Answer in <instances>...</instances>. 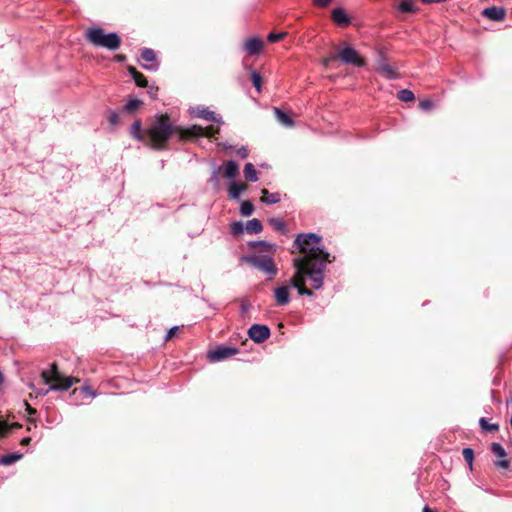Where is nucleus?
Listing matches in <instances>:
<instances>
[{
	"mask_svg": "<svg viewBox=\"0 0 512 512\" xmlns=\"http://www.w3.org/2000/svg\"><path fill=\"white\" fill-rule=\"evenodd\" d=\"M321 240L316 233H300L294 240L303 255L294 258L293 265L300 276L308 275L315 290L322 288L326 266L331 263L329 252L320 247Z\"/></svg>",
	"mask_w": 512,
	"mask_h": 512,
	"instance_id": "obj_1",
	"label": "nucleus"
},
{
	"mask_svg": "<svg viewBox=\"0 0 512 512\" xmlns=\"http://www.w3.org/2000/svg\"><path fill=\"white\" fill-rule=\"evenodd\" d=\"M219 132V128L214 130L212 127L204 128L199 125H192L184 128L174 125L168 115L158 114L146 128V145L154 150L166 149L169 139L177 135L180 141L199 137H212Z\"/></svg>",
	"mask_w": 512,
	"mask_h": 512,
	"instance_id": "obj_2",
	"label": "nucleus"
},
{
	"mask_svg": "<svg viewBox=\"0 0 512 512\" xmlns=\"http://www.w3.org/2000/svg\"><path fill=\"white\" fill-rule=\"evenodd\" d=\"M42 378L45 384H49L47 388L37 390L40 395H46L50 391L68 390L74 383L73 377L63 378L59 373L57 366L52 364L50 369L42 371Z\"/></svg>",
	"mask_w": 512,
	"mask_h": 512,
	"instance_id": "obj_3",
	"label": "nucleus"
},
{
	"mask_svg": "<svg viewBox=\"0 0 512 512\" xmlns=\"http://www.w3.org/2000/svg\"><path fill=\"white\" fill-rule=\"evenodd\" d=\"M86 39L96 47H102L111 51L119 49L121 38L116 32L105 33L102 28H92L86 32Z\"/></svg>",
	"mask_w": 512,
	"mask_h": 512,
	"instance_id": "obj_4",
	"label": "nucleus"
},
{
	"mask_svg": "<svg viewBox=\"0 0 512 512\" xmlns=\"http://www.w3.org/2000/svg\"><path fill=\"white\" fill-rule=\"evenodd\" d=\"M241 260L268 274L269 279H272L278 272L273 258L269 255H245L241 257Z\"/></svg>",
	"mask_w": 512,
	"mask_h": 512,
	"instance_id": "obj_5",
	"label": "nucleus"
},
{
	"mask_svg": "<svg viewBox=\"0 0 512 512\" xmlns=\"http://www.w3.org/2000/svg\"><path fill=\"white\" fill-rule=\"evenodd\" d=\"M338 58L344 64L353 65L356 67H363L365 65L364 60L360 57L359 53L351 46L347 45L343 47L339 53Z\"/></svg>",
	"mask_w": 512,
	"mask_h": 512,
	"instance_id": "obj_6",
	"label": "nucleus"
},
{
	"mask_svg": "<svg viewBox=\"0 0 512 512\" xmlns=\"http://www.w3.org/2000/svg\"><path fill=\"white\" fill-rule=\"evenodd\" d=\"M238 353V349L225 345L217 346L215 349L208 351L207 358L210 362H219L228 359Z\"/></svg>",
	"mask_w": 512,
	"mask_h": 512,
	"instance_id": "obj_7",
	"label": "nucleus"
},
{
	"mask_svg": "<svg viewBox=\"0 0 512 512\" xmlns=\"http://www.w3.org/2000/svg\"><path fill=\"white\" fill-rule=\"evenodd\" d=\"M248 335L255 343H262L270 337L271 331L267 325L253 324L248 329Z\"/></svg>",
	"mask_w": 512,
	"mask_h": 512,
	"instance_id": "obj_8",
	"label": "nucleus"
},
{
	"mask_svg": "<svg viewBox=\"0 0 512 512\" xmlns=\"http://www.w3.org/2000/svg\"><path fill=\"white\" fill-rule=\"evenodd\" d=\"M190 113L193 117L203 118L208 121L223 124L222 117L220 115H217L214 111L209 110L207 107L198 106L191 108Z\"/></svg>",
	"mask_w": 512,
	"mask_h": 512,
	"instance_id": "obj_9",
	"label": "nucleus"
},
{
	"mask_svg": "<svg viewBox=\"0 0 512 512\" xmlns=\"http://www.w3.org/2000/svg\"><path fill=\"white\" fill-rule=\"evenodd\" d=\"M491 451L497 457V460L495 461L496 467L502 469H508L510 467V461L507 459V453L500 443H492Z\"/></svg>",
	"mask_w": 512,
	"mask_h": 512,
	"instance_id": "obj_10",
	"label": "nucleus"
},
{
	"mask_svg": "<svg viewBox=\"0 0 512 512\" xmlns=\"http://www.w3.org/2000/svg\"><path fill=\"white\" fill-rule=\"evenodd\" d=\"M377 71L378 73L384 75L389 80H394L399 78V74L393 66L386 63L384 57L381 55L377 60Z\"/></svg>",
	"mask_w": 512,
	"mask_h": 512,
	"instance_id": "obj_11",
	"label": "nucleus"
},
{
	"mask_svg": "<svg viewBox=\"0 0 512 512\" xmlns=\"http://www.w3.org/2000/svg\"><path fill=\"white\" fill-rule=\"evenodd\" d=\"M141 58L150 64L143 65V68L149 71H157L159 63L156 61V53L151 48H144L141 50Z\"/></svg>",
	"mask_w": 512,
	"mask_h": 512,
	"instance_id": "obj_12",
	"label": "nucleus"
},
{
	"mask_svg": "<svg viewBox=\"0 0 512 512\" xmlns=\"http://www.w3.org/2000/svg\"><path fill=\"white\" fill-rule=\"evenodd\" d=\"M306 276L307 275L300 276L296 270L295 276L290 280V285L297 289L299 295L312 297L314 295L313 292L304 286Z\"/></svg>",
	"mask_w": 512,
	"mask_h": 512,
	"instance_id": "obj_13",
	"label": "nucleus"
},
{
	"mask_svg": "<svg viewBox=\"0 0 512 512\" xmlns=\"http://www.w3.org/2000/svg\"><path fill=\"white\" fill-rule=\"evenodd\" d=\"M482 15L492 21H502L505 18L506 10L503 7L491 6L482 11Z\"/></svg>",
	"mask_w": 512,
	"mask_h": 512,
	"instance_id": "obj_14",
	"label": "nucleus"
},
{
	"mask_svg": "<svg viewBox=\"0 0 512 512\" xmlns=\"http://www.w3.org/2000/svg\"><path fill=\"white\" fill-rule=\"evenodd\" d=\"M331 18L336 24L343 27L349 25L351 22L350 17L347 15V13L342 7H337L333 9L331 13Z\"/></svg>",
	"mask_w": 512,
	"mask_h": 512,
	"instance_id": "obj_15",
	"label": "nucleus"
},
{
	"mask_svg": "<svg viewBox=\"0 0 512 512\" xmlns=\"http://www.w3.org/2000/svg\"><path fill=\"white\" fill-rule=\"evenodd\" d=\"M275 301L280 306H286L290 302V293L288 286H281L274 289Z\"/></svg>",
	"mask_w": 512,
	"mask_h": 512,
	"instance_id": "obj_16",
	"label": "nucleus"
},
{
	"mask_svg": "<svg viewBox=\"0 0 512 512\" xmlns=\"http://www.w3.org/2000/svg\"><path fill=\"white\" fill-rule=\"evenodd\" d=\"M249 246L251 249H253L254 251L259 252V253H264V252L274 253L276 250L275 244L270 243L265 240L251 241L249 243Z\"/></svg>",
	"mask_w": 512,
	"mask_h": 512,
	"instance_id": "obj_17",
	"label": "nucleus"
},
{
	"mask_svg": "<svg viewBox=\"0 0 512 512\" xmlns=\"http://www.w3.org/2000/svg\"><path fill=\"white\" fill-rule=\"evenodd\" d=\"M244 48L249 54L257 55L263 49V42L260 38L253 37L246 41Z\"/></svg>",
	"mask_w": 512,
	"mask_h": 512,
	"instance_id": "obj_18",
	"label": "nucleus"
},
{
	"mask_svg": "<svg viewBox=\"0 0 512 512\" xmlns=\"http://www.w3.org/2000/svg\"><path fill=\"white\" fill-rule=\"evenodd\" d=\"M141 127H142L141 120H136L130 127V135L135 140L146 144V141H147L146 129L144 131H142Z\"/></svg>",
	"mask_w": 512,
	"mask_h": 512,
	"instance_id": "obj_19",
	"label": "nucleus"
},
{
	"mask_svg": "<svg viewBox=\"0 0 512 512\" xmlns=\"http://www.w3.org/2000/svg\"><path fill=\"white\" fill-rule=\"evenodd\" d=\"M247 189V185L243 183H237L235 181H231L229 185V197L233 200H237L240 197V194L243 193Z\"/></svg>",
	"mask_w": 512,
	"mask_h": 512,
	"instance_id": "obj_20",
	"label": "nucleus"
},
{
	"mask_svg": "<svg viewBox=\"0 0 512 512\" xmlns=\"http://www.w3.org/2000/svg\"><path fill=\"white\" fill-rule=\"evenodd\" d=\"M262 198L261 201L265 204H276L281 200V195L279 192H269L267 189H262Z\"/></svg>",
	"mask_w": 512,
	"mask_h": 512,
	"instance_id": "obj_21",
	"label": "nucleus"
},
{
	"mask_svg": "<svg viewBox=\"0 0 512 512\" xmlns=\"http://www.w3.org/2000/svg\"><path fill=\"white\" fill-rule=\"evenodd\" d=\"M239 173V166L234 160H228L225 164L224 174L228 179L234 181V178Z\"/></svg>",
	"mask_w": 512,
	"mask_h": 512,
	"instance_id": "obj_22",
	"label": "nucleus"
},
{
	"mask_svg": "<svg viewBox=\"0 0 512 512\" xmlns=\"http://www.w3.org/2000/svg\"><path fill=\"white\" fill-rule=\"evenodd\" d=\"M274 114L279 123L285 127H292L294 125L293 119L279 108H274Z\"/></svg>",
	"mask_w": 512,
	"mask_h": 512,
	"instance_id": "obj_23",
	"label": "nucleus"
},
{
	"mask_svg": "<svg viewBox=\"0 0 512 512\" xmlns=\"http://www.w3.org/2000/svg\"><path fill=\"white\" fill-rule=\"evenodd\" d=\"M128 71H129L130 75L132 76V78L135 81L137 86H139V87H147L148 86L147 79L145 78V76L142 73L137 71L136 68L130 66L128 68Z\"/></svg>",
	"mask_w": 512,
	"mask_h": 512,
	"instance_id": "obj_24",
	"label": "nucleus"
},
{
	"mask_svg": "<svg viewBox=\"0 0 512 512\" xmlns=\"http://www.w3.org/2000/svg\"><path fill=\"white\" fill-rule=\"evenodd\" d=\"M263 225L260 220L253 218L248 220L245 226V230L248 234H258L262 231Z\"/></svg>",
	"mask_w": 512,
	"mask_h": 512,
	"instance_id": "obj_25",
	"label": "nucleus"
},
{
	"mask_svg": "<svg viewBox=\"0 0 512 512\" xmlns=\"http://www.w3.org/2000/svg\"><path fill=\"white\" fill-rule=\"evenodd\" d=\"M243 173L249 182H256L258 180V172L252 163H246Z\"/></svg>",
	"mask_w": 512,
	"mask_h": 512,
	"instance_id": "obj_26",
	"label": "nucleus"
},
{
	"mask_svg": "<svg viewBox=\"0 0 512 512\" xmlns=\"http://www.w3.org/2000/svg\"><path fill=\"white\" fill-rule=\"evenodd\" d=\"M22 456L23 455L21 453H10L3 455L2 457H0V464L4 466L12 465L13 463L21 459Z\"/></svg>",
	"mask_w": 512,
	"mask_h": 512,
	"instance_id": "obj_27",
	"label": "nucleus"
},
{
	"mask_svg": "<svg viewBox=\"0 0 512 512\" xmlns=\"http://www.w3.org/2000/svg\"><path fill=\"white\" fill-rule=\"evenodd\" d=\"M269 224L273 227L274 230L281 234L287 233V227L285 222L280 218H270L268 220Z\"/></svg>",
	"mask_w": 512,
	"mask_h": 512,
	"instance_id": "obj_28",
	"label": "nucleus"
},
{
	"mask_svg": "<svg viewBox=\"0 0 512 512\" xmlns=\"http://www.w3.org/2000/svg\"><path fill=\"white\" fill-rule=\"evenodd\" d=\"M142 105V101L137 98H130L124 105L123 110L127 113L135 112Z\"/></svg>",
	"mask_w": 512,
	"mask_h": 512,
	"instance_id": "obj_29",
	"label": "nucleus"
},
{
	"mask_svg": "<svg viewBox=\"0 0 512 512\" xmlns=\"http://www.w3.org/2000/svg\"><path fill=\"white\" fill-rule=\"evenodd\" d=\"M479 425L484 431L496 432L499 430V425L497 423H489V421L484 417L480 418Z\"/></svg>",
	"mask_w": 512,
	"mask_h": 512,
	"instance_id": "obj_30",
	"label": "nucleus"
},
{
	"mask_svg": "<svg viewBox=\"0 0 512 512\" xmlns=\"http://www.w3.org/2000/svg\"><path fill=\"white\" fill-rule=\"evenodd\" d=\"M398 9L402 13H412L416 11L413 0H402L398 6Z\"/></svg>",
	"mask_w": 512,
	"mask_h": 512,
	"instance_id": "obj_31",
	"label": "nucleus"
},
{
	"mask_svg": "<svg viewBox=\"0 0 512 512\" xmlns=\"http://www.w3.org/2000/svg\"><path fill=\"white\" fill-rule=\"evenodd\" d=\"M254 212V205L250 201L242 202L240 206V213L244 217H249Z\"/></svg>",
	"mask_w": 512,
	"mask_h": 512,
	"instance_id": "obj_32",
	"label": "nucleus"
},
{
	"mask_svg": "<svg viewBox=\"0 0 512 512\" xmlns=\"http://www.w3.org/2000/svg\"><path fill=\"white\" fill-rule=\"evenodd\" d=\"M397 97L403 102H409L415 98L414 93L409 89L400 90L397 94Z\"/></svg>",
	"mask_w": 512,
	"mask_h": 512,
	"instance_id": "obj_33",
	"label": "nucleus"
},
{
	"mask_svg": "<svg viewBox=\"0 0 512 512\" xmlns=\"http://www.w3.org/2000/svg\"><path fill=\"white\" fill-rule=\"evenodd\" d=\"M462 455L464 457V460L467 462L469 469L472 470L473 467V458H474V451L472 448L466 447L462 451Z\"/></svg>",
	"mask_w": 512,
	"mask_h": 512,
	"instance_id": "obj_34",
	"label": "nucleus"
},
{
	"mask_svg": "<svg viewBox=\"0 0 512 512\" xmlns=\"http://www.w3.org/2000/svg\"><path fill=\"white\" fill-rule=\"evenodd\" d=\"M251 81H252L253 86L255 87L256 91L258 93H260L262 77H261L260 73H258L256 70H253L251 72Z\"/></svg>",
	"mask_w": 512,
	"mask_h": 512,
	"instance_id": "obj_35",
	"label": "nucleus"
},
{
	"mask_svg": "<svg viewBox=\"0 0 512 512\" xmlns=\"http://www.w3.org/2000/svg\"><path fill=\"white\" fill-rule=\"evenodd\" d=\"M230 231H231V234H233V235L242 234L244 231L243 223L241 221H236V222L232 223Z\"/></svg>",
	"mask_w": 512,
	"mask_h": 512,
	"instance_id": "obj_36",
	"label": "nucleus"
},
{
	"mask_svg": "<svg viewBox=\"0 0 512 512\" xmlns=\"http://www.w3.org/2000/svg\"><path fill=\"white\" fill-rule=\"evenodd\" d=\"M286 35H287L286 32H280V33H273V32H271V33L268 34L267 40L270 43H275L277 41L282 40Z\"/></svg>",
	"mask_w": 512,
	"mask_h": 512,
	"instance_id": "obj_37",
	"label": "nucleus"
},
{
	"mask_svg": "<svg viewBox=\"0 0 512 512\" xmlns=\"http://www.w3.org/2000/svg\"><path fill=\"white\" fill-rule=\"evenodd\" d=\"M433 106H434L433 101H431L429 99L421 100L419 103V107L423 111H429L430 109L433 108Z\"/></svg>",
	"mask_w": 512,
	"mask_h": 512,
	"instance_id": "obj_38",
	"label": "nucleus"
},
{
	"mask_svg": "<svg viewBox=\"0 0 512 512\" xmlns=\"http://www.w3.org/2000/svg\"><path fill=\"white\" fill-rule=\"evenodd\" d=\"M119 114H120V112L117 110L110 112L109 122L111 125L115 126L119 123Z\"/></svg>",
	"mask_w": 512,
	"mask_h": 512,
	"instance_id": "obj_39",
	"label": "nucleus"
},
{
	"mask_svg": "<svg viewBox=\"0 0 512 512\" xmlns=\"http://www.w3.org/2000/svg\"><path fill=\"white\" fill-rule=\"evenodd\" d=\"M331 1L332 0H313V4L315 6L324 8V7H327L330 4Z\"/></svg>",
	"mask_w": 512,
	"mask_h": 512,
	"instance_id": "obj_40",
	"label": "nucleus"
},
{
	"mask_svg": "<svg viewBox=\"0 0 512 512\" xmlns=\"http://www.w3.org/2000/svg\"><path fill=\"white\" fill-rule=\"evenodd\" d=\"M251 308V305L247 301H242L240 306L241 314H246Z\"/></svg>",
	"mask_w": 512,
	"mask_h": 512,
	"instance_id": "obj_41",
	"label": "nucleus"
},
{
	"mask_svg": "<svg viewBox=\"0 0 512 512\" xmlns=\"http://www.w3.org/2000/svg\"><path fill=\"white\" fill-rule=\"evenodd\" d=\"M177 330H178V326H173V327H171V328L168 330V332L166 333L165 339H166V340L171 339V338L175 335V333H176V331H177Z\"/></svg>",
	"mask_w": 512,
	"mask_h": 512,
	"instance_id": "obj_42",
	"label": "nucleus"
},
{
	"mask_svg": "<svg viewBox=\"0 0 512 512\" xmlns=\"http://www.w3.org/2000/svg\"><path fill=\"white\" fill-rule=\"evenodd\" d=\"M237 154H238L241 158L245 159V158H247V157H248V150H247L245 147H241V148H239V149L237 150Z\"/></svg>",
	"mask_w": 512,
	"mask_h": 512,
	"instance_id": "obj_43",
	"label": "nucleus"
},
{
	"mask_svg": "<svg viewBox=\"0 0 512 512\" xmlns=\"http://www.w3.org/2000/svg\"><path fill=\"white\" fill-rule=\"evenodd\" d=\"M148 94L150 95V97L152 99H156L157 98V88L154 86H150L148 89Z\"/></svg>",
	"mask_w": 512,
	"mask_h": 512,
	"instance_id": "obj_44",
	"label": "nucleus"
},
{
	"mask_svg": "<svg viewBox=\"0 0 512 512\" xmlns=\"http://www.w3.org/2000/svg\"><path fill=\"white\" fill-rule=\"evenodd\" d=\"M337 57H338V56L333 55V54L329 55L328 57H326V58H324V59H323V65L328 66V65H329V63H330L331 61L335 60Z\"/></svg>",
	"mask_w": 512,
	"mask_h": 512,
	"instance_id": "obj_45",
	"label": "nucleus"
},
{
	"mask_svg": "<svg viewBox=\"0 0 512 512\" xmlns=\"http://www.w3.org/2000/svg\"><path fill=\"white\" fill-rule=\"evenodd\" d=\"M220 170V167L216 168L211 176V181L218 183V171Z\"/></svg>",
	"mask_w": 512,
	"mask_h": 512,
	"instance_id": "obj_46",
	"label": "nucleus"
},
{
	"mask_svg": "<svg viewBox=\"0 0 512 512\" xmlns=\"http://www.w3.org/2000/svg\"><path fill=\"white\" fill-rule=\"evenodd\" d=\"M84 392L90 395L91 397H95V392L90 387H84Z\"/></svg>",
	"mask_w": 512,
	"mask_h": 512,
	"instance_id": "obj_47",
	"label": "nucleus"
},
{
	"mask_svg": "<svg viewBox=\"0 0 512 512\" xmlns=\"http://www.w3.org/2000/svg\"><path fill=\"white\" fill-rule=\"evenodd\" d=\"M116 60L118 62H124L126 60V56H124V55H117L116 56Z\"/></svg>",
	"mask_w": 512,
	"mask_h": 512,
	"instance_id": "obj_48",
	"label": "nucleus"
},
{
	"mask_svg": "<svg viewBox=\"0 0 512 512\" xmlns=\"http://www.w3.org/2000/svg\"><path fill=\"white\" fill-rule=\"evenodd\" d=\"M423 512H435L434 510H432L431 508H429L428 506H425L423 508Z\"/></svg>",
	"mask_w": 512,
	"mask_h": 512,
	"instance_id": "obj_49",
	"label": "nucleus"
},
{
	"mask_svg": "<svg viewBox=\"0 0 512 512\" xmlns=\"http://www.w3.org/2000/svg\"><path fill=\"white\" fill-rule=\"evenodd\" d=\"M29 441H30V438H24V439L22 440V443H23V444H24V443H28Z\"/></svg>",
	"mask_w": 512,
	"mask_h": 512,
	"instance_id": "obj_50",
	"label": "nucleus"
},
{
	"mask_svg": "<svg viewBox=\"0 0 512 512\" xmlns=\"http://www.w3.org/2000/svg\"><path fill=\"white\" fill-rule=\"evenodd\" d=\"M30 413H34L35 411L32 408H29Z\"/></svg>",
	"mask_w": 512,
	"mask_h": 512,
	"instance_id": "obj_51",
	"label": "nucleus"
}]
</instances>
